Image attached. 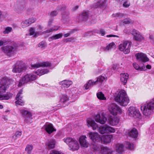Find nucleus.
<instances>
[{
	"label": "nucleus",
	"mask_w": 154,
	"mask_h": 154,
	"mask_svg": "<svg viewBox=\"0 0 154 154\" xmlns=\"http://www.w3.org/2000/svg\"><path fill=\"white\" fill-rule=\"evenodd\" d=\"M14 81L6 76L3 77L0 80V100H8L12 97L13 94L10 92H7L5 94H2L6 92L9 87L10 85L12 84Z\"/></svg>",
	"instance_id": "nucleus-1"
},
{
	"label": "nucleus",
	"mask_w": 154,
	"mask_h": 154,
	"mask_svg": "<svg viewBox=\"0 0 154 154\" xmlns=\"http://www.w3.org/2000/svg\"><path fill=\"white\" fill-rule=\"evenodd\" d=\"M17 47V44L14 42H9L1 48L2 51L6 55L11 57L15 54V51Z\"/></svg>",
	"instance_id": "nucleus-2"
},
{
	"label": "nucleus",
	"mask_w": 154,
	"mask_h": 154,
	"mask_svg": "<svg viewBox=\"0 0 154 154\" xmlns=\"http://www.w3.org/2000/svg\"><path fill=\"white\" fill-rule=\"evenodd\" d=\"M116 100L120 105L123 106L127 105L130 101L126 91L123 90L119 92L116 97Z\"/></svg>",
	"instance_id": "nucleus-3"
},
{
	"label": "nucleus",
	"mask_w": 154,
	"mask_h": 154,
	"mask_svg": "<svg viewBox=\"0 0 154 154\" xmlns=\"http://www.w3.org/2000/svg\"><path fill=\"white\" fill-rule=\"evenodd\" d=\"M141 109L143 115L149 116L154 112V99H152L144 105L141 106Z\"/></svg>",
	"instance_id": "nucleus-4"
},
{
	"label": "nucleus",
	"mask_w": 154,
	"mask_h": 154,
	"mask_svg": "<svg viewBox=\"0 0 154 154\" xmlns=\"http://www.w3.org/2000/svg\"><path fill=\"white\" fill-rule=\"evenodd\" d=\"M36 78V75L34 73L26 74L23 76L20 80L18 86H21L28 82L34 81Z\"/></svg>",
	"instance_id": "nucleus-5"
},
{
	"label": "nucleus",
	"mask_w": 154,
	"mask_h": 154,
	"mask_svg": "<svg viewBox=\"0 0 154 154\" xmlns=\"http://www.w3.org/2000/svg\"><path fill=\"white\" fill-rule=\"evenodd\" d=\"M127 113L129 116L134 118L140 119L141 117L138 109L133 106H130L128 108Z\"/></svg>",
	"instance_id": "nucleus-6"
},
{
	"label": "nucleus",
	"mask_w": 154,
	"mask_h": 154,
	"mask_svg": "<svg viewBox=\"0 0 154 154\" xmlns=\"http://www.w3.org/2000/svg\"><path fill=\"white\" fill-rule=\"evenodd\" d=\"M98 131L102 134L114 133L116 131L115 128L107 125L101 126L99 127Z\"/></svg>",
	"instance_id": "nucleus-7"
},
{
	"label": "nucleus",
	"mask_w": 154,
	"mask_h": 154,
	"mask_svg": "<svg viewBox=\"0 0 154 154\" xmlns=\"http://www.w3.org/2000/svg\"><path fill=\"white\" fill-rule=\"evenodd\" d=\"M131 45V42L125 41L119 45V49L121 51H123L124 54H128L130 52Z\"/></svg>",
	"instance_id": "nucleus-8"
},
{
	"label": "nucleus",
	"mask_w": 154,
	"mask_h": 154,
	"mask_svg": "<svg viewBox=\"0 0 154 154\" xmlns=\"http://www.w3.org/2000/svg\"><path fill=\"white\" fill-rule=\"evenodd\" d=\"M108 109L109 112L114 116L121 114L123 112L120 107L115 103H112L109 105Z\"/></svg>",
	"instance_id": "nucleus-9"
},
{
	"label": "nucleus",
	"mask_w": 154,
	"mask_h": 154,
	"mask_svg": "<svg viewBox=\"0 0 154 154\" xmlns=\"http://www.w3.org/2000/svg\"><path fill=\"white\" fill-rule=\"evenodd\" d=\"M20 112L24 118L25 122L29 123L32 122V115L29 112L24 109H21L20 110Z\"/></svg>",
	"instance_id": "nucleus-10"
},
{
	"label": "nucleus",
	"mask_w": 154,
	"mask_h": 154,
	"mask_svg": "<svg viewBox=\"0 0 154 154\" xmlns=\"http://www.w3.org/2000/svg\"><path fill=\"white\" fill-rule=\"evenodd\" d=\"M53 31V29L51 28L44 32L40 31L39 32H35L34 28L32 27L29 29V34L30 35H33L34 37H36L40 35Z\"/></svg>",
	"instance_id": "nucleus-11"
},
{
	"label": "nucleus",
	"mask_w": 154,
	"mask_h": 154,
	"mask_svg": "<svg viewBox=\"0 0 154 154\" xmlns=\"http://www.w3.org/2000/svg\"><path fill=\"white\" fill-rule=\"evenodd\" d=\"M131 33L134 36V38L136 41L140 42L144 39V37L140 32L135 29H131Z\"/></svg>",
	"instance_id": "nucleus-12"
},
{
	"label": "nucleus",
	"mask_w": 154,
	"mask_h": 154,
	"mask_svg": "<svg viewBox=\"0 0 154 154\" xmlns=\"http://www.w3.org/2000/svg\"><path fill=\"white\" fill-rule=\"evenodd\" d=\"M95 119L97 122L103 124L106 122L107 119L105 114L102 113L101 115L99 114H97L95 117Z\"/></svg>",
	"instance_id": "nucleus-13"
},
{
	"label": "nucleus",
	"mask_w": 154,
	"mask_h": 154,
	"mask_svg": "<svg viewBox=\"0 0 154 154\" xmlns=\"http://www.w3.org/2000/svg\"><path fill=\"white\" fill-rule=\"evenodd\" d=\"M23 93V90L21 89L19 92L16 97V99L17 101L15 102V103L17 105H19L23 106L24 105V102L22 100V96L21 95Z\"/></svg>",
	"instance_id": "nucleus-14"
},
{
	"label": "nucleus",
	"mask_w": 154,
	"mask_h": 154,
	"mask_svg": "<svg viewBox=\"0 0 154 154\" xmlns=\"http://www.w3.org/2000/svg\"><path fill=\"white\" fill-rule=\"evenodd\" d=\"M106 0H99L93 5V7L95 8H103L106 6Z\"/></svg>",
	"instance_id": "nucleus-15"
},
{
	"label": "nucleus",
	"mask_w": 154,
	"mask_h": 154,
	"mask_svg": "<svg viewBox=\"0 0 154 154\" xmlns=\"http://www.w3.org/2000/svg\"><path fill=\"white\" fill-rule=\"evenodd\" d=\"M88 135L90 139L94 142L98 141L101 140L100 135L97 133L90 132Z\"/></svg>",
	"instance_id": "nucleus-16"
},
{
	"label": "nucleus",
	"mask_w": 154,
	"mask_h": 154,
	"mask_svg": "<svg viewBox=\"0 0 154 154\" xmlns=\"http://www.w3.org/2000/svg\"><path fill=\"white\" fill-rule=\"evenodd\" d=\"M43 128L49 134H51L56 130L54 128L53 125L49 123H46L44 126Z\"/></svg>",
	"instance_id": "nucleus-17"
},
{
	"label": "nucleus",
	"mask_w": 154,
	"mask_h": 154,
	"mask_svg": "<svg viewBox=\"0 0 154 154\" xmlns=\"http://www.w3.org/2000/svg\"><path fill=\"white\" fill-rule=\"evenodd\" d=\"M51 63L48 62H41L35 63L34 64L31 65V66L34 69L38 68L40 67H47L51 65Z\"/></svg>",
	"instance_id": "nucleus-18"
},
{
	"label": "nucleus",
	"mask_w": 154,
	"mask_h": 154,
	"mask_svg": "<svg viewBox=\"0 0 154 154\" xmlns=\"http://www.w3.org/2000/svg\"><path fill=\"white\" fill-rule=\"evenodd\" d=\"M119 119L117 117L110 116L109 118V123L112 126L117 125L119 123Z\"/></svg>",
	"instance_id": "nucleus-19"
},
{
	"label": "nucleus",
	"mask_w": 154,
	"mask_h": 154,
	"mask_svg": "<svg viewBox=\"0 0 154 154\" xmlns=\"http://www.w3.org/2000/svg\"><path fill=\"white\" fill-rule=\"evenodd\" d=\"M69 146V149L72 151L77 150L79 148L78 143L75 140H73Z\"/></svg>",
	"instance_id": "nucleus-20"
},
{
	"label": "nucleus",
	"mask_w": 154,
	"mask_h": 154,
	"mask_svg": "<svg viewBox=\"0 0 154 154\" xmlns=\"http://www.w3.org/2000/svg\"><path fill=\"white\" fill-rule=\"evenodd\" d=\"M115 48H116L115 44L114 42H112L110 43L106 47H102L101 48V49L104 51L107 52L114 49Z\"/></svg>",
	"instance_id": "nucleus-21"
},
{
	"label": "nucleus",
	"mask_w": 154,
	"mask_h": 154,
	"mask_svg": "<svg viewBox=\"0 0 154 154\" xmlns=\"http://www.w3.org/2000/svg\"><path fill=\"white\" fill-rule=\"evenodd\" d=\"M101 151L102 154H114L115 153L114 150L106 147H102Z\"/></svg>",
	"instance_id": "nucleus-22"
},
{
	"label": "nucleus",
	"mask_w": 154,
	"mask_h": 154,
	"mask_svg": "<svg viewBox=\"0 0 154 154\" xmlns=\"http://www.w3.org/2000/svg\"><path fill=\"white\" fill-rule=\"evenodd\" d=\"M86 136L83 135L80 137L79 140V141L81 145L85 147H88V143L86 142Z\"/></svg>",
	"instance_id": "nucleus-23"
},
{
	"label": "nucleus",
	"mask_w": 154,
	"mask_h": 154,
	"mask_svg": "<svg viewBox=\"0 0 154 154\" xmlns=\"http://www.w3.org/2000/svg\"><path fill=\"white\" fill-rule=\"evenodd\" d=\"M24 69L23 67L18 63L13 66L12 72L14 73L20 72Z\"/></svg>",
	"instance_id": "nucleus-24"
},
{
	"label": "nucleus",
	"mask_w": 154,
	"mask_h": 154,
	"mask_svg": "<svg viewBox=\"0 0 154 154\" xmlns=\"http://www.w3.org/2000/svg\"><path fill=\"white\" fill-rule=\"evenodd\" d=\"M120 80L124 85L126 84L129 75L127 73H122L120 74Z\"/></svg>",
	"instance_id": "nucleus-25"
},
{
	"label": "nucleus",
	"mask_w": 154,
	"mask_h": 154,
	"mask_svg": "<svg viewBox=\"0 0 154 154\" xmlns=\"http://www.w3.org/2000/svg\"><path fill=\"white\" fill-rule=\"evenodd\" d=\"M87 123L88 127H91L93 130H95L98 128L97 124L94 121L91 119L87 121Z\"/></svg>",
	"instance_id": "nucleus-26"
},
{
	"label": "nucleus",
	"mask_w": 154,
	"mask_h": 154,
	"mask_svg": "<svg viewBox=\"0 0 154 154\" xmlns=\"http://www.w3.org/2000/svg\"><path fill=\"white\" fill-rule=\"evenodd\" d=\"M59 84L64 88H68L72 84V82L71 81L64 80L60 82Z\"/></svg>",
	"instance_id": "nucleus-27"
},
{
	"label": "nucleus",
	"mask_w": 154,
	"mask_h": 154,
	"mask_svg": "<svg viewBox=\"0 0 154 154\" xmlns=\"http://www.w3.org/2000/svg\"><path fill=\"white\" fill-rule=\"evenodd\" d=\"M113 138L112 135H104L102 137L101 140L105 143H109L111 142V139Z\"/></svg>",
	"instance_id": "nucleus-28"
},
{
	"label": "nucleus",
	"mask_w": 154,
	"mask_h": 154,
	"mask_svg": "<svg viewBox=\"0 0 154 154\" xmlns=\"http://www.w3.org/2000/svg\"><path fill=\"white\" fill-rule=\"evenodd\" d=\"M62 20L64 23H66L70 21L69 14L66 12H65L62 14Z\"/></svg>",
	"instance_id": "nucleus-29"
},
{
	"label": "nucleus",
	"mask_w": 154,
	"mask_h": 154,
	"mask_svg": "<svg viewBox=\"0 0 154 154\" xmlns=\"http://www.w3.org/2000/svg\"><path fill=\"white\" fill-rule=\"evenodd\" d=\"M129 135L132 137H137L138 136V132L137 130L135 128H133L128 131Z\"/></svg>",
	"instance_id": "nucleus-30"
},
{
	"label": "nucleus",
	"mask_w": 154,
	"mask_h": 154,
	"mask_svg": "<svg viewBox=\"0 0 154 154\" xmlns=\"http://www.w3.org/2000/svg\"><path fill=\"white\" fill-rule=\"evenodd\" d=\"M63 34L60 33L53 35L52 36L48 38V40L50 42L52 41L53 40H55L62 38L63 36Z\"/></svg>",
	"instance_id": "nucleus-31"
},
{
	"label": "nucleus",
	"mask_w": 154,
	"mask_h": 154,
	"mask_svg": "<svg viewBox=\"0 0 154 154\" xmlns=\"http://www.w3.org/2000/svg\"><path fill=\"white\" fill-rule=\"evenodd\" d=\"M49 71L47 69H38L35 73L36 74L39 76L44 75L48 72Z\"/></svg>",
	"instance_id": "nucleus-32"
},
{
	"label": "nucleus",
	"mask_w": 154,
	"mask_h": 154,
	"mask_svg": "<svg viewBox=\"0 0 154 154\" xmlns=\"http://www.w3.org/2000/svg\"><path fill=\"white\" fill-rule=\"evenodd\" d=\"M96 82V81L90 80L84 86L85 88L86 89H88L90 87H92Z\"/></svg>",
	"instance_id": "nucleus-33"
},
{
	"label": "nucleus",
	"mask_w": 154,
	"mask_h": 154,
	"mask_svg": "<svg viewBox=\"0 0 154 154\" xmlns=\"http://www.w3.org/2000/svg\"><path fill=\"white\" fill-rule=\"evenodd\" d=\"M116 150L117 152L121 153L124 151V146L122 144H118L116 145Z\"/></svg>",
	"instance_id": "nucleus-34"
},
{
	"label": "nucleus",
	"mask_w": 154,
	"mask_h": 154,
	"mask_svg": "<svg viewBox=\"0 0 154 154\" xmlns=\"http://www.w3.org/2000/svg\"><path fill=\"white\" fill-rule=\"evenodd\" d=\"M133 65L134 68L136 70L140 71L145 70H146L145 69V66H143L142 67H140L138 64L135 63H133Z\"/></svg>",
	"instance_id": "nucleus-35"
},
{
	"label": "nucleus",
	"mask_w": 154,
	"mask_h": 154,
	"mask_svg": "<svg viewBox=\"0 0 154 154\" xmlns=\"http://www.w3.org/2000/svg\"><path fill=\"white\" fill-rule=\"evenodd\" d=\"M69 100L68 97L66 94H63L60 98V102L62 103H64L68 101Z\"/></svg>",
	"instance_id": "nucleus-36"
},
{
	"label": "nucleus",
	"mask_w": 154,
	"mask_h": 154,
	"mask_svg": "<svg viewBox=\"0 0 154 154\" xmlns=\"http://www.w3.org/2000/svg\"><path fill=\"white\" fill-rule=\"evenodd\" d=\"M135 56L136 58H148L147 55L143 52L136 53L135 54Z\"/></svg>",
	"instance_id": "nucleus-37"
},
{
	"label": "nucleus",
	"mask_w": 154,
	"mask_h": 154,
	"mask_svg": "<svg viewBox=\"0 0 154 154\" xmlns=\"http://www.w3.org/2000/svg\"><path fill=\"white\" fill-rule=\"evenodd\" d=\"M75 139L71 137H68L63 139V141L68 146L70 145Z\"/></svg>",
	"instance_id": "nucleus-38"
},
{
	"label": "nucleus",
	"mask_w": 154,
	"mask_h": 154,
	"mask_svg": "<svg viewBox=\"0 0 154 154\" xmlns=\"http://www.w3.org/2000/svg\"><path fill=\"white\" fill-rule=\"evenodd\" d=\"M55 142L54 140L51 139L47 143V145L50 148L52 149L55 147Z\"/></svg>",
	"instance_id": "nucleus-39"
},
{
	"label": "nucleus",
	"mask_w": 154,
	"mask_h": 154,
	"mask_svg": "<svg viewBox=\"0 0 154 154\" xmlns=\"http://www.w3.org/2000/svg\"><path fill=\"white\" fill-rule=\"evenodd\" d=\"M88 17V13L86 12H83L80 15V18L82 19V20H87Z\"/></svg>",
	"instance_id": "nucleus-40"
},
{
	"label": "nucleus",
	"mask_w": 154,
	"mask_h": 154,
	"mask_svg": "<svg viewBox=\"0 0 154 154\" xmlns=\"http://www.w3.org/2000/svg\"><path fill=\"white\" fill-rule=\"evenodd\" d=\"M97 95L98 98L100 100H105L106 99L104 94L101 92L97 93Z\"/></svg>",
	"instance_id": "nucleus-41"
},
{
	"label": "nucleus",
	"mask_w": 154,
	"mask_h": 154,
	"mask_svg": "<svg viewBox=\"0 0 154 154\" xmlns=\"http://www.w3.org/2000/svg\"><path fill=\"white\" fill-rule=\"evenodd\" d=\"M22 135V132L17 131L12 135V137L13 139L16 140L19 137Z\"/></svg>",
	"instance_id": "nucleus-42"
},
{
	"label": "nucleus",
	"mask_w": 154,
	"mask_h": 154,
	"mask_svg": "<svg viewBox=\"0 0 154 154\" xmlns=\"http://www.w3.org/2000/svg\"><path fill=\"white\" fill-rule=\"evenodd\" d=\"M33 148V146L32 145L27 144L25 149L26 151L28 153H30Z\"/></svg>",
	"instance_id": "nucleus-43"
},
{
	"label": "nucleus",
	"mask_w": 154,
	"mask_h": 154,
	"mask_svg": "<svg viewBox=\"0 0 154 154\" xmlns=\"http://www.w3.org/2000/svg\"><path fill=\"white\" fill-rule=\"evenodd\" d=\"M66 8V6L64 5H61L57 7L56 10L58 12L64 11Z\"/></svg>",
	"instance_id": "nucleus-44"
},
{
	"label": "nucleus",
	"mask_w": 154,
	"mask_h": 154,
	"mask_svg": "<svg viewBox=\"0 0 154 154\" xmlns=\"http://www.w3.org/2000/svg\"><path fill=\"white\" fill-rule=\"evenodd\" d=\"M29 25V23L27 20L23 21L21 23V26L23 28L28 26Z\"/></svg>",
	"instance_id": "nucleus-45"
},
{
	"label": "nucleus",
	"mask_w": 154,
	"mask_h": 154,
	"mask_svg": "<svg viewBox=\"0 0 154 154\" xmlns=\"http://www.w3.org/2000/svg\"><path fill=\"white\" fill-rule=\"evenodd\" d=\"M113 17H115L116 18H120L122 17L123 16V14L120 13L113 14L112 15Z\"/></svg>",
	"instance_id": "nucleus-46"
},
{
	"label": "nucleus",
	"mask_w": 154,
	"mask_h": 154,
	"mask_svg": "<svg viewBox=\"0 0 154 154\" xmlns=\"http://www.w3.org/2000/svg\"><path fill=\"white\" fill-rule=\"evenodd\" d=\"M126 146L128 147L129 149L133 150L134 148V146L133 144H131L129 142H127L126 143Z\"/></svg>",
	"instance_id": "nucleus-47"
},
{
	"label": "nucleus",
	"mask_w": 154,
	"mask_h": 154,
	"mask_svg": "<svg viewBox=\"0 0 154 154\" xmlns=\"http://www.w3.org/2000/svg\"><path fill=\"white\" fill-rule=\"evenodd\" d=\"M58 12L57 10L52 11L50 14V16L51 17L56 16L58 14Z\"/></svg>",
	"instance_id": "nucleus-48"
},
{
	"label": "nucleus",
	"mask_w": 154,
	"mask_h": 154,
	"mask_svg": "<svg viewBox=\"0 0 154 154\" xmlns=\"http://www.w3.org/2000/svg\"><path fill=\"white\" fill-rule=\"evenodd\" d=\"M105 79V78L104 76H99L97 79V80L96 81V82H102Z\"/></svg>",
	"instance_id": "nucleus-49"
},
{
	"label": "nucleus",
	"mask_w": 154,
	"mask_h": 154,
	"mask_svg": "<svg viewBox=\"0 0 154 154\" xmlns=\"http://www.w3.org/2000/svg\"><path fill=\"white\" fill-rule=\"evenodd\" d=\"M101 148L96 145H93L92 147V149H93V151L94 152L100 151V149H101Z\"/></svg>",
	"instance_id": "nucleus-50"
},
{
	"label": "nucleus",
	"mask_w": 154,
	"mask_h": 154,
	"mask_svg": "<svg viewBox=\"0 0 154 154\" xmlns=\"http://www.w3.org/2000/svg\"><path fill=\"white\" fill-rule=\"evenodd\" d=\"M12 29L11 27H8L6 28L5 30L3 31L5 34H8L11 31Z\"/></svg>",
	"instance_id": "nucleus-51"
},
{
	"label": "nucleus",
	"mask_w": 154,
	"mask_h": 154,
	"mask_svg": "<svg viewBox=\"0 0 154 154\" xmlns=\"http://www.w3.org/2000/svg\"><path fill=\"white\" fill-rule=\"evenodd\" d=\"M125 1L124 2L123 6L125 8H128V7L130 5V2L127 0H125Z\"/></svg>",
	"instance_id": "nucleus-52"
},
{
	"label": "nucleus",
	"mask_w": 154,
	"mask_h": 154,
	"mask_svg": "<svg viewBox=\"0 0 154 154\" xmlns=\"http://www.w3.org/2000/svg\"><path fill=\"white\" fill-rule=\"evenodd\" d=\"M38 47H40L42 49H43L46 47V45L44 42H41L38 44Z\"/></svg>",
	"instance_id": "nucleus-53"
},
{
	"label": "nucleus",
	"mask_w": 154,
	"mask_h": 154,
	"mask_svg": "<svg viewBox=\"0 0 154 154\" xmlns=\"http://www.w3.org/2000/svg\"><path fill=\"white\" fill-rule=\"evenodd\" d=\"M44 27L40 25H38L37 26V30L38 32H39L40 31H43Z\"/></svg>",
	"instance_id": "nucleus-54"
},
{
	"label": "nucleus",
	"mask_w": 154,
	"mask_h": 154,
	"mask_svg": "<svg viewBox=\"0 0 154 154\" xmlns=\"http://www.w3.org/2000/svg\"><path fill=\"white\" fill-rule=\"evenodd\" d=\"M137 59L138 61H140L143 63L148 61L149 60V58H137Z\"/></svg>",
	"instance_id": "nucleus-55"
},
{
	"label": "nucleus",
	"mask_w": 154,
	"mask_h": 154,
	"mask_svg": "<svg viewBox=\"0 0 154 154\" xmlns=\"http://www.w3.org/2000/svg\"><path fill=\"white\" fill-rule=\"evenodd\" d=\"M28 22L29 23V24L30 25L32 23H34L36 21V19L33 18H31L27 20Z\"/></svg>",
	"instance_id": "nucleus-56"
},
{
	"label": "nucleus",
	"mask_w": 154,
	"mask_h": 154,
	"mask_svg": "<svg viewBox=\"0 0 154 154\" xmlns=\"http://www.w3.org/2000/svg\"><path fill=\"white\" fill-rule=\"evenodd\" d=\"M118 69V67L117 65H113L112 66V69H111L112 71L117 70Z\"/></svg>",
	"instance_id": "nucleus-57"
},
{
	"label": "nucleus",
	"mask_w": 154,
	"mask_h": 154,
	"mask_svg": "<svg viewBox=\"0 0 154 154\" xmlns=\"http://www.w3.org/2000/svg\"><path fill=\"white\" fill-rule=\"evenodd\" d=\"M99 33L101 34L102 35L104 36L105 34V32L103 29H101L100 30Z\"/></svg>",
	"instance_id": "nucleus-58"
},
{
	"label": "nucleus",
	"mask_w": 154,
	"mask_h": 154,
	"mask_svg": "<svg viewBox=\"0 0 154 154\" xmlns=\"http://www.w3.org/2000/svg\"><path fill=\"white\" fill-rule=\"evenodd\" d=\"M123 22L125 24H128L130 23V22L129 20L128 19H125L123 21Z\"/></svg>",
	"instance_id": "nucleus-59"
},
{
	"label": "nucleus",
	"mask_w": 154,
	"mask_h": 154,
	"mask_svg": "<svg viewBox=\"0 0 154 154\" xmlns=\"http://www.w3.org/2000/svg\"><path fill=\"white\" fill-rule=\"evenodd\" d=\"M53 19H50L48 22V26H51L52 25V24L53 22Z\"/></svg>",
	"instance_id": "nucleus-60"
},
{
	"label": "nucleus",
	"mask_w": 154,
	"mask_h": 154,
	"mask_svg": "<svg viewBox=\"0 0 154 154\" xmlns=\"http://www.w3.org/2000/svg\"><path fill=\"white\" fill-rule=\"evenodd\" d=\"M106 37H116L118 38L119 36L118 35H106Z\"/></svg>",
	"instance_id": "nucleus-61"
},
{
	"label": "nucleus",
	"mask_w": 154,
	"mask_h": 154,
	"mask_svg": "<svg viewBox=\"0 0 154 154\" xmlns=\"http://www.w3.org/2000/svg\"><path fill=\"white\" fill-rule=\"evenodd\" d=\"M59 26H54L52 28L53 29V31H56L58 30L59 29Z\"/></svg>",
	"instance_id": "nucleus-62"
},
{
	"label": "nucleus",
	"mask_w": 154,
	"mask_h": 154,
	"mask_svg": "<svg viewBox=\"0 0 154 154\" xmlns=\"http://www.w3.org/2000/svg\"><path fill=\"white\" fill-rule=\"evenodd\" d=\"M79 8V6L78 5H76L73 8H72V11H75L77 9H78V8Z\"/></svg>",
	"instance_id": "nucleus-63"
},
{
	"label": "nucleus",
	"mask_w": 154,
	"mask_h": 154,
	"mask_svg": "<svg viewBox=\"0 0 154 154\" xmlns=\"http://www.w3.org/2000/svg\"><path fill=\"white\" fill-rule=\"evenodd\" d=\"M89 33H90V32H85L83 34V36L84 37L87 36H88L89 34Z\"/></svg>",
	"instance_id": "nucleus-64"
}]
</instances>
